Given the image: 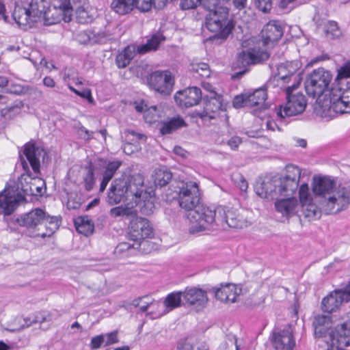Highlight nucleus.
I'll return each mask as SVG.
<instances>
[{
    "label": "nucleus",
    "instance_id": "1",
    "mask_svg": "<svg viewBox=\"0 0 350 350\" xmlns=\"http://www.w3.org/2000/svg\"><path fill=\"white\" fill-rule=\"evenodd\" d=\"M300 176V168L287 165L284 174L257 180L254 191L258 196L267 200L278 198V196L293 197L298 189Z\"/></svg>",
    "mask_w": 350,
    "mask_h": 350
},
{
    "label": "nucleus",
    "instance_id": "2",
    "mask_svg": "<svg viewBox=\"0 0 350 350\" xmlns=\"http://www.w3.org/2000/svg\"><path fill=\"white\" fill-rule=\"evenodd\" d=\"M312 192L326 214L338 213L350 204V185L336 187L335 180L329 177L314 178Z\"/></svg>",
    "mask_w": 350,
    "mask_h": 350
},
{
    "label": "nucleus",
    "instance_id": "3",
    "mask_svg": "<svg viewBox=\"0 0 350 350\" xmlns=\"http://www.w3.org/2000/svg\"><path fill=\"white\" fill-rule=\"evenodd\" d=\"M16 222L27 229L29 237L45 238L51 237L59 228L60 220L38 208L21 215Z\"/></svg>",
    "mask_w": 350,
    "mask_h": 350
},
{
    "label": "nucleus",
    "instance_id": "4",
    "mask_svg": "<svg viewBox=\"0 0 350 350\" xmlns=\"http://www.w3.org/2000/svg\"><path fill=\"white\" fill-rule=\"evenodd\" d=\"M144 191V178L139 174L131 176L122 175L115 178L107 193V202L115 205L129 200L139 198Z\"/></svg>",
    "mask_w": 350,
    "mask_h": 350
},
{
    "label": "nucleus",
    "instance_id": "5",
    "mask_svg": "<svg viewBox=\"0 0 350 350\" xmlns=\"http://www.w3.org/2000/svg\"><path fill=\"white\" fill-rule=\"evenodd\" d=\"M207 9L209 12L206 16L205 25L208 31L215 33L218 38L226 40L232 33L234 23L229 17L228 9L217 5V0H208Z\"/></svg>",
    "mask_w": 350,
    "mask_h": 350
},
{
    "label": "nucleus",
    "instance_id": "6",
    "mask_svg": "<svg viewBox=\"0 0 350 350\" xmlns=\"http://www.w3.org/2000/svg\"><path fill=\"white\" fill-rule=\"evenodd\" d=\"M217 216V207L211 209L200 203L187 214L191 223L189 232L194 234L215 229V226L218 225Z\"/></svg>",
    "mask_w": 350,
    "mask_h": 350
},
{
    "label": "nucleus",
    "instance_id": "7",
    "mask_svg": "<svg viewBox=\"0 0 350 350\" xmlns=\"http://www.w3.org/2000/svg\"><path fill=\"white\" fill-rule=\"evenodd\" d=\"M128 230V236L130 239L136 242L137 247L139 250L147 252L146 247L150 245V242L146 239L154 237V230L150 221L136 215L131 219Z\"/></svg>",
    "mask_w": 350,
    "mask_h": 350
},
{
    "label": "nucleus",
    "instance_id": "8",
    "mask_svg": "<svg viewBox=\"0 0 350 350\" xmlns=\"http://www.w3.org/2000/svg\"><path fill=\"white\" fill-rule=\"evenodd\" d=\"M297 85L293 84L286 88V103L280 105L277 110V115L280 118L297 116L302 113L306 107L307 100L301 92H294Z\"/></svg>",
    "mask_w": 350,
    "mask_h": 350
},
{
    "label": "nucleus",
    "instance_id": "9",
    "mask_svg": "<svg viewBox=\"0 0 350 350\" xmlns=\"http://www.w3.org/2000/svg\"><path fill=\"white\" fill-rule=\"evenodd\" d=\"M332 79V75L329 71L324 68L314 70L304 82L307 94L313 98L320 96L328 88Z\"/></svg>",
    "mask_w": 350,
    "mask_h": 350
},
{
    "label": "nucleus",
    "instance_id": "10",
    "mask_svg": "<svg viewBox=\"0 0 350 350\" xmlns=\"http://www.w3.org/2000/svg\"><path fill=\"white\" fill-rule=\"evenodd\" d=\"M176 191L180 206L188 211L194 210L200 204L201 193L198 184L196 182H182Z\"/></svg>",
    "mask_w": 350,
    "mask_h": 350
},
{
    "label": "nucleus",
    "instance_id": "11",
    "mask_svg": "<svg viewBox=\"0 0 350 350\" xmlns=\"http://www.w3.org/2000/svg\"><path fill=\"white\" fill-rule=\"evenodd\" d=\"M21 164L26 174H22L18 180L17 187L27 196H42L46 191L45 182L43 179L36 176L32 177L29 170L28 164L21 157Z\"/></svg>",
    "mask_w": 350,
    "mask_h": 350
},
{
    "label": "nucleus",
    "instance_id": "12",
    "mask_svg": "<svg viewBox=\"0 0 350 350\" xmlns=\"http://www.w3.org/2000/svg\"><path fill=\"white\" fill-rule=\"evenodd\" d=\"M149 87L163 96H169L173 91L174 78L169 70H156L148 77Z\"/></svg>",
    "mask_w": 350,
    "mask_h": 350
},
{
    "label": "nucleus",
    "instance_id": "13",
    "mask_svg": "<svg viewBox=\"0 0 350 350\" xmlns=\"http://www.w3.org/2000/svg\"><path fill=\"white\" fill-rule=\"evenodd\" d=\"M267 98V86L255 90L252 93H245L234 96L233 106L237 108L254 107L264 104Z\"/></svg>",
    "mask_w": 350,
    "mask_h": 350
},
{
    "label": "nucleus",
    "instance_id": "14",
    "mask_svg": "<svg viewBox=\"0 0 350 350\" xmlns=\"http://www.w3.org/2000/svg\"><path fill=\"white\" fill-rule=\"evenodd\" d=\"M183 293V306H192L197 311L204 308L208 299L206 291L197 287H187Z\"/></svg>",
    "mask_w": 350,
    "mask_h": 350
},
{
    "label": "nucleus",
    "instance_id": "15",
    "mask_svg": "<svg viewBox=\"0 0 350 350\" xmlns=\"http://www.w3.org/2000/svg\"><path fill=\"white\" fill-rule=\"evenodd\" d=\"M271 341L275 350H293L295 347V340L290 325L285 326L283 329H274Z\"/></svg>",
    "mask_w": 350,
    "mask_h": 350
},
{
    "label": "nucleus",
    "instance_id": "16",
    "mask_svg": "<svg viewBox=\"0 0 350 350\" xmlns=\"http://www.w3.org/2000/svg\"><path fill=\"white\" fill-rule=\"evenodd\" d=\"M217 220L221 224H226L230 228H243L247 226V221L237 211L225 206L217 207Z\"/></svg>",
    "mask_w": 350,
    "mask_h": 350
},
{
    "label": "nucleus",
    "instance_id": "17",
    "mask_svg": "<svg viewBox=\"0 0 350 350\" xmlns=\"http://www.w3.org/2000/svg\"><path fill=\"white\" fill-rule=\"evenodd\" d=\"M174 100L176 103L182 108L197 105L202 100L201 90L197 87H190L178 91L174 96Z\"/></svg>",
    "mask_w": 350,
    "mask_h": 350
},
{
    "label": "nucleus",
    "instance_id": "18",
    "mask_svg": "<svg viewBox=\"0 0 350 350\" xmlns=\"http://www.w3.org/2000/svg\"><path fill=\"white\" fill-rule=\"evenodd\" d=\"M222 109V96L215 92L211 91L210 96L204 97V110L201 112L196 111L195 116L202 120H205L207 117L209 119H213L215 118V114Z\"/></svg>",
    "mask_w": 350,
    "mask_h": 350
},
{
    "label": "nucleus",
    "instance_id": "19",
    "mask_svg": "<svg viewBox=\"0 0 350 350\" xmlns=\"http://www.w3.org/2000/svg\"><path fill=\"white\" fill-rule=\"evenodd\" d=\"M269 54L267 51L259 48H252L242 51L237 56V64L245 67L250 64L260 63L268 59Z\"/></svg>",
    "mask_w": 350,
    "mask_h": 350
},
{
    "label": "nucleus",
    "instance_id": "20",
    "mask_svg": "<svg viewBox=\"0 0 350 350\" xmlns=\"http://www.w3.org/2000/svg\"><path fill=\"white\" fill-rule=\"evenodd\" d=\"M59 7L63 14V20L65 22H70L72 18V11L75 10L77 17L81 23H87L89 18L88 13L83 5L72 6L70 0H59Z\"/></svg>",
    "mask_w": 350,
    "mask_h": 350
},
{
    "label": "nucleus",
    "instance_id": "21",
    "mask_svg": "<svg viewBox=\"0 0 350 350\" xmlns=\"http://www.w3.org/2000/svg\"><path fill=\"white\" fill-rule=\"evenodd\" d=\"M350 90V81H347L346 79H340L336 78L334 82L332 84L330 90H327L328 94H325V96L329 100L328 105L330 108V105H334L336 102L340 101L342 99V96H345V94L349 92Z\"/></svg>",
    "mask_w": 350,
    "mask_h": 350
},
{
    "label": "nucleus",
    "instance_id": "22",
    "mask_svg": "<svg viewBox=\"0 0 350 350\" xmlns=\"http://www.w3.org/2000/svg\"><path fill=\"white\" fill-rule=\"evenodd\" d=\"M27 8L34 23H38L41 18H44V25H46L55 24L58 21L57 19L51 21L48 18L51 10H46V7L42 0H31Z\"/></svg>",
    "mask_w": 350,
    "mask_h": 350
},
{
    "label": "nucleus",
    "instance_id": "23",
    "mask_svg": "<svg viewBox=\"0 0 350 350\" xmlns=\"http://www.w3.org/2000/svg\"><path fill=\"white\" fill-rule=\"evenodd\" d=\"M24 200L25 197L21 194L11 195L5 189L0 193V208L4 215H9L14 211L19 202Z\"/></svg>",
    "mask_w": 350,
    "mask_h": 350
},
{
    "label": "nucleus",
    "instance_id": "24",
    "mask_svg": "<svg viewBox=\"0 0 350 350\" xmlns=\"http://www.w3.org/2000/svg\"><path fill=\"white\" fill-rule=\"evenodd\" d=\"M282 35V27L278 22L274 21L266 24L261 31V36L265 45L277 42Z\"/></svg>",
    "mask_w": 350,
    "mask_h": 350
},
{
    "label": "nucleus",
    "instance_id": "25",
    "mask_svg": "<svg viewBox=\"0 0 350 350\" xmlns=\"http://www.w3.org/2000/svg\"><path fill=\"white\" fill-rule=\"evenodd\" d=\"M330 347L335 346L349 347L350 346V327H347L346 324H342L338 326L334 334L329 335Z\"/></svg>",
    "mask_w": 350,
    "mask_h": 350
},
{
    "label": "nucleus",
    "instance_id": "26",
    "mask_svg": "<svg viewBox=\"0 0 350 350\" xmlns=\"http://www.w3.org/2000/svg\"><path fill=\"white\" fill-rule=\"evenodd\" d=\"M276 199L275 208L278 213L287 219L296 214V209L298 206V201L296 198L287 197L283 199Z\"/></svg>",
    "mask_w": 350,
    "mask_h": 350
},
{
    "label": "nucleus",
    "instance_id": "27",
    "mask_svg": "<svg viewBox=\"0 0 350 350\" xmlns=\"http://www.w3.org/2000/svg\"><path fill=\"white\" fill-rule=\"evenodd\" d=\"M43 150L34 143L28 142L24 146L23 154L27 158L35 173L40 172V158Z\"/></svg>",
    "mask_w": 350,
    "mask_h": 350
},
{
    "label": "nucleus",
    "instance_id": "28",
    "mask_svg": "<svg viewBox=\"0 0 350 350\" xmlns=\"http://www.w3.org/2000/svg\"><path fill=\"white\" fill-rule=\"evenodd\" d=\"M343 301L341 293L335 290L323 299L321 308L323 312L330 314L337 310Z\"/></svg>",
    "mask_w": 350,
    "mask_h": 350
},
{
    "label": "nucleus",
    "instance_id": "29",
    "mask_svg": "<svg viewBox=\"0 0 350 350\" xmlns=\"http://www.w3.org/2000/svg\"><path fill=\"white\" fill-rule=\"evenodd\" d=\"M238 295L236 286L231 284L221 286L215 290V297L223 302L234 303Z\"/></svg>",
    "mask_w": 350,
    "mask_h": 350
},
{
    "label": "nucleus",
    "instance_id": "30",
    "mask_svg": "<svg viewBox=\"0 0 350 350\" xmlns=\"http://www.w3.org/2000/svg\"><path fill=\"white\" fill-rule=\"evenodd\" d=\"M12 17L15 22L20 26L29 25L31 27L34 24L27 8L18 5L16 6L12 13Z\"/></svg>",
    "mask_w": 350,
    "mask_h": 350
},
{
    "label": "nucleus",
    "instance_id": "31",
    "mask_svg": "<svg viewBox=\"0 0 350 350\" xmlns=\"http://www.w3.org/2000/svg\"><path fill=\"white\" fill-rule=\"evenodd\" d=\"M165 40V36L160 33H157L147 40L145 44L139 45L137 47V52L139 54H145L152 51H156L161 42Z\"/></svg>",
    "mask_w": 350,
    "mask_h": 350
},
{
    "label": "nucleus",
    "instance_id": "32",
    "mask_svg": "<svg viewBox=\"0 0 350 350\" xmlns=\"http://www.w3.org/2000/svg\"><path fill=\"white\" fill-rule=\"evenodd\" d=\"M137 49L133 45L127 46L116 58V63L119 68H126L135 56Z\"/></svg>",
    "mask_w": 350,
    "mask_h": 350
},
{
    "label": "nucleus",
    "instance_id": "33",
    "mask_svg": "<svg viewBox=\"0 0 350 350\" xmlns=\"http://www.w3.org/2000/svg\"><path fill=\"white\" fill-rule=\"evenodd\" d=\"M87 37L85 42L91 45L96 44H105L113 40L111 35L105 31L95 32L94 31H87L84 32Z\"/></svg>",
    "mask_w": 350,
    "mask_h": 350
},
{
    "label": "nucleus",
    "instance_id": "34",
    "mask_svg": "<svg viewBox=\"0 0 350 350\" xmlns=\"http://www.w3.org/2000/svg\"><path fill=\"white\" fill-rule=\"evenodd\" d=\"M75 226L79 233L89 236L94 230V224L88 216H79L75 219Z\"/></svg>",
    "mask_w": 350,
    "mask_h": 350
},
{
    "label": "nucleus",
    "instance_id": "35",
    "mask_svg": "<svg viewBox=\"0 0 350 350\" xmlns=\"http://www.w3.org/2000/svg\"><path fill=\"white\" fill-rule=\"evenodd\" d=\"M185 126H186L185 120L182 118L178 116L174 117L166 121H163L159 130L162 135H167L170 134Z\"/></svg>",
    "mask_w": 350,
    "mask_h": 350
},
{
    "label": "nucleus",
    "instance_id": "36",
    "mask_svg": "<svg viewBox=\"0 0 350 350\" xmlns=\"http://www.w3.org/2000/svg\"><path fill=\"white\" fill-rule=\"evenodd\" d=\"M295 72L296 68L293 67L292 63L282 64L278 66L275 77H277L278 80L280 79L284 83H286L291 77H297Z\"/></svg>",
    "mask_w": 350,
    "mask_h": 350
},
{
    "label": "nucleus",
    "instance_id": "37",
    "mask_svg": "<svg viewBox=\"0 0 350 350\" xmlns=\"http://www.w3.org/2000/svg\"><path fill=\"white\" fill-rule=\"evenodd\" d=\"M301 213L309 221L319 219L321 215V208L312 201L301 204Z\"/></svg>",
    "mask_w": 350,
    "mask_h": 350
},
{
    "label": "nucleus",
    "instance_id": "38",
    "mask_svg": "<svg viewBox=\"0 0 350 350\" xmlns=\"http://www.w3.org/2000/svg\"><path fill=\"white\" fill-rule=\"evenodd\" d=\"M172 174L165 167L157 168L152 175L154 183L156 186H165L172 179Z\"/></svg>",
    "mask_w": 350,
    "mask_h": 350
},
{
    "label": "nucleus",
    "instance_id": "39",
    "mask_svg": "<svg viewBox=\"0 0 350 350\" xmlns=\"http://www.w3.org/2000/svg\"><path fill=\"white\" fill-rule=\"evenodd\" d=\"M111 8L120 15H124L133 10V0H113Z\"/></svg>",
    "mask_w": 350,
    "mask_h": 350
},
{
    "label": "nucleus",
    "instance_id": "40",
    "mask_svg": "<svg viewBox=\"0 0 350 350\" xmlns=\"http://www.w3.org/2000/svg\"><path fill=\"white\" fill-rule=\"evenodd\" d=\"M109 215L113 218L132 219L137 215V211L133 207L118 206L112 208L109 211Z\"/></svg>",
    "mask_w": 350,
    "mask_h": 350
},
{
    "label": "nucleus",
    "instance_id": "41",
    "mask_svg": "<svg viewBox=\"0 0 350 350\" xmlns=\"http://www.w3.org/2000/svg\"><path fill=\"white\" fill-rule=\"evenodd\" d=\"M183 293L176 291L170 293L165 298L163 304L168 311L172 310L183 305Z\"/></svg>",
    "mask_w": 350,
    "mask_h": 350
},
{
    "label": "nucleus",
    "instance_id": "42",
    "mask_svg": "<svg viewBox=\"0 0 350 350\" xmlns=\"http://www.w3.org/2000/svg\"><path fill=\"white\" fill-rule=\"evenodd\" d=\"M190 71L195 78H208L211 75L209 65L204 62H198L191 64Z\"/></svg>",
    "mask_w": 350,
    "mask_h": 350
},
{
    "label": "nucleus",
    "instance_id": "43",
    "mask_svg": "<svg viewBox=\"0 0 350 350\" xmlns=\"http://www.w3.org/2000/svg\"><path fill=\"white\" fill-rule=\"evenodd\" d=\"M336 113H350V89L349 92L342 96L340 101L336 102L334 105H330V109Z\"/></svg>",
    "mask_w": 350,
    "mask_h": 350
},
{
    "label": "nucleus",
    "instance_id": "44",
    "mask_svg": "<svg viewBox=\"0 0 350 350\" xmlns=\"http://www.w3.org/2000/svg\"><path fill=\"white\" fill-rule=\"evenodd\" d=\"M85 174L83 177L84 187L86 191H91L95 184L94 167L90 163L85 167Z\"/></svg>",
    "mask_w": 350,
    "mask_h": 350
},
{
    "label": "nucleus",
    "instance_id": "45",
    "mask_svg": "<svg viewBox=\"0 0 350 350\" xmlns=\"http://www.w3.org/2000/svg\"><path fill=\"white\" fill-rule=\"evenodd\" d=\"M135 202L137 204L142 214L149 215L153 213L155 209L154 203L151 198L144 200H140V198H135Z\"/></svg>",
    "mask_w": 350,
    "mask_h": 350
},
{
    "label": "nucleus",
    "instance_id": "46",
    "mask_svg": "<svg viewBox=\"0 0 350 350\" xmlns=\"http://www.w3.org/2000/svg\"><path fill=\"white\" fill-rule=\"evenodd\" d=\"M167 1V0H161L162 5L159 4L158 8L163 6ZM156 1L157 0H133V8L135 7L143 12H148L153 5L157 7Z\"/></svg>",
    "mask_w": 350,
    "mask_h": 350
},
{
    "label": "nucleus",
    "instance_id": "47",
    "mask_svg": "<svg viewBox=\"0 0 350 350\" xmlns=\"http://www.w3.org/2000/svg\"><path fill=\"white\" fill-rule=\"evenodd\" d=\"M122 164V162L118 160L107 162L103 167V176L111 180Z\"/></svg>",
    "mask_w": 350,
    "mask_h": 350
},
{
    "label": "nucleus",
    "instance_id": "48",
    "mask_svg": "<svg viewBox=\"0 0 350 350\" xmlns=\"http://www.w3.org/2000/svg\"><path fill=\"white\" fill-rule=\"evenodd\" d=\"M314 334L319 338H323V341L326 342L327 346L330 347L329 335L334 334V330H329L331 327L313 326Z\"/></svg>",
    "mask_w": 350,
    "mask_h": 350
},
{
    "label": "nucleus",
    "instance_id": "49",
    "mask_svg": "<svg viewBox=\"0 0 350 350\" xmlns=\"http://www.w3.org/2000/svg\"><path fill=\"white\" fill-rule=\"evenodd\" d=\"M208 0H180V8L183 10L196 8L198 5H202L205 8L209 4Z\"/></svg>",
    "mask_w": 350,
    "mask_h": 350
},
{
    "label": "nucleus",
    "instance_id": "50",
    "mask_svg": "<svg viewBox=\"0 0 350 350\" xmlns=\"http://www.w3.org/2000/svg\"><path fill=\"white\" fill-rule=\"evenodd\" d=\"M325 33L327 38L334 39L341 35V31L335 21H329L325 26Z\"/></svg>",
    "mask_w": 350,
    "mask_h": 350
},
{
    "label": "nucleus",
    "instance_id": "51",
    "mask_svg": "<svg viewBox=\"0 0 350 350\" xmlns=\"http://www.w3.org/2000/svg\"><path fill=\"white\" fill-rule=\"evenodd\" d=\"M83 202L81 195L76 193H71L68 198L67 207L68 209H78Z\"/></svg>",
    "mask_w": 350,
    "mask_h": 350
},
{
    "label": "nucleus",
    "instance_id": "52",
    "mask_svg": "<svg viewBox=\"0 0 350 350\" xmlns=\"http://www.w3.org/2000/svg\"><path fill=\"white\" fill-rule=\"evenodd\" d=\"M299 196L301 204L308 202L312 200L307 183H303L300 185L299 189Z\"/></svg>",
    "mask_w": 350,
    "mask_h": 350
},
{
    "label": "nucleus",
    "instance_id": "53",
    "mask_svg": "<svg viewBox=\"0 0 350 350\" xmlns=\"http://www.w3.org/2000/svg\"><path fill=\"white\" fill-rule=\"evenodd\" d=\"M336 78L346 79L347 81H350V61L343 64L338 70V75Z\"/></svg>",
    "mask_w": 350,
    "mask_h": 350
},
{
    "label": "nucleus",
    "instance_id": "54",
    "mask_svg": "<svg viewBox=\"0 0 350 350\" xmlns=\"http://www.w3.org/2000/svg\"><path fill=\"white\" fill-rule=\"evenodd\" d=\"M313 326L331 327V317L329 315H317L312 322Z\"/></svg>",
    "mask_w": 350,
    "mask_h": 350
},
{
    "label": "nucleus",
    "instance_id": "55",
    "mask_svg": "<svg viewBox=\"0 0 350 350\" xmlns=\"http://www.w3.org/2000/svg\"><path fill=\"white\" fill-rule=\"evenodd\" d=\"M156 106H152L150 109L144 111V118L146 122L152 124L157 121L158 116L156 113Z\"/></svg>",
    "mask_w": 350,
    "mask_h": 350
},
{
    "label": "nucleus",
    "instance_id": "56",
    "mask_svg": "<svg viewBox=\"0 0 350 350\" xmlns=\"http://www.w3.org/2000/svg\"><path fill=\"white\" fill-rule=\"evenodd\" d=\"M256 7L264 13H268L272 8L271 0H255Z\"/></svg>",
    "mask_w": 350,
    "mask_h": 350
},
{
    "label": "nucleus",
    "instance_id": "57",
    "mask_svg": "<svg viewBox=\"0 0 350 350\" xmlns=\"http://www.w3.org/2000/svg\"><path fill=\"white\" fill-rule=\"evenodd\" d=\"M138 249L137 247L136 242L133 244H131L126 242H122L119 243L116 248V253L117 254H123L124 252H129L131 249Z\"/></svg>",
    "mask_w": 350,
    "mask_h": 350
},
{
    "label": "nucleus",
    "instance_id": "58",
    "mask_svg": "<svg viewBox=\"0 0 350 350\" xmlns=\"http://www.w3.org/2000/svg\"><path fill=\"white\" fill-rule=\"evenodd\" d=\"M77 134L80 138L85 140H90L93 138V132L86 129L83 126L79 123L77 127Z\"/></svg>",
    "mask_w": 350,
    "mask_h": 350
},
{
    "label": "nucleus",
    "instance_id": "59",
    "mask_svg": "<svg viewBox=\"0 0 350 350\" xmlns=\"http://www.w3.org/2000/svg\"><path fill=\"white\" fill-rule=\"evenodd\" d=\"M105 346H109L118 342V331L107 333L105 336Z\"/></svg>",
    "mask_w": 350,
    "mask_h": 350
},
{
    "label": "nucleus",
    "instance_id": "60",
    "mask_svg": "<svg viewBox=\"0 0 350 350\" xmlns=\"http://www.w3.org/2000/svg\"><path fill=\"white\" fill-rule=\"evenodd\" d=\"M105 342V336L103 334L96 336L91 339L90 348L93 350L100 347L101 345Z\"/></svg>",
    "mask_w": 350,
    "mask_h": 350
},
{
    "label": "nucleus",
    "instance_id": "61",
    "mask_svg": "<svg viewBox=\"0 0 350 350\" xmlns=\"http://www.w3.org/2000/svg\"><path fill=\"white\" fill-rule=\"evenodd\" d=\"M340 293L345 301H350V282L342 289H339Z\"/></svg>",
    "mask_w": 350,
    "mask_h": 350
},
{
    "label": "nucleus",
    "instance_id": "62",
    "mask_svg": "<svg viewBox=\"0 0 350 350\" xmlns=\"http://www.w3.org/2000/svg\"><path fill=\"white\" fill-rule=\"evenodd\" d=\"M241 143V139L237 136H234L228 141V144L232 149L237 148Z\"/></svg>",
    "mask_w": 350,
    "mask_h": 350
},
{
    "label": "nucleus",
    "instance_id": "63",
    "mask_svg": "<svg viewBox=\"0 0 350 350\" xmlns=\"http://www.w3.org/2000/svg\"><path fill=\"white\" fill-rule=\"evenodd\" d=\"M78 96H81V98L87 99L88 101L90 103H93L92 93L90 90L89 89H85L81 92L79 91Z\"/></svg>",
    "mask_w": 350,
    "mask_h": 350
},
{
    "label": "nucleus",
    "instance_id": "64",
    "mask_svg": "<svg viewBox=\"0 0 350 350\" xmlns=\"http://www.w3.org/2000/svg\"><path fill=\"white\" fill-rule=\"evenodd\" d=\"M234 6L238 10H243L246 8L247 0H232Z\"/></svg>",
    "mask_w": 350,
    "mask_h": 350
}]
</instances>
